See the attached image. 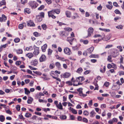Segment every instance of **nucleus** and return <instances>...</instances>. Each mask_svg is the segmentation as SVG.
<instances>
[{"label": "nucleus", "instance_id": "0eeeda50", "mask_svg": "<svg viewBox=\"0 0 124 124\" xmlns=\"http://www.w3.org/2000/svg\"><path fill=\"white\" fill-rule=\"evenodd\" d=\"M54 103L58 108L60 109H63L62 106V105H59V104L58 103V101H55L54 102Z\"/></svg>", "mask_w": 124, "mask_h": 124}, {"label": "nucleus", "instance_id": "c85d7f7f", "mask_svg": "<svg viewBox=\"0 0 124 124\" xmlns=\"http://www.w3.org/2000/svg\"><path fill=\"white\" fill-rule=\"evenodd\" d=\"M5 119V118L4 116L3 115H1L0 116V121L3 122Z\"/></svg>", "mask_w": 124, "mask_h": 124}, {"label": "nucleus", "instance_id": "f03ea898", "mask_svg": "<svg viewBox=\"0 0 124 124\" xmlns=\"http://www.w3.org/2000/svg\"><path fill=\"white\" fill-rule=\"evenodd\" d=\"M29 4L32 9L36 8L38 5L37 3L35 1L30 2Z\"/></svg>", "mask_w": 124, "mask_h": 124}, {"label": "nucleus", "instance_id": "7ed1b4c3", "mask_svg": "<svg viewBox=\"0 0 124 124\" xmlns=\"http://www.w3.org/2000/svg\"><path fill=\"white\" fill-rule=\"evenodd\" d=\"M33 48L34 49V51L33 52V54L35 55H37L39 53V47H37L35 45L33 46Z\"/></svg>", "mask_w": 124, "mask_h": 124}, {"label": "nucleus", "instance_id": "b1692460", "mask_svg": "<svg viewBox=\"0 0 124 124\" xmlns=\"http://www.w3.org/2000/svg\"><path fill=\"white\" fill-rule=\"evenodd\" d=\"M80 42H83V43L85 44H87L89 42L87 40H83L82 39H81L80 40Z\"/></svg>", "mask_w": 124, "mask_h": 124}, {"label": "nucleus", "instance_id": "79ce46f5", "mask_svg": "<svg viewBox=\"0 0 124 124\" xmlns=\"http://www.w3.org/2000/svg\"><path fill=\"white\" fill-rule=\"evenodd\" d=\"M2 18L4 21H5L7 19L6 16L4 15H2Z\"/></svg>", "mask_w": 124, "mask_h": 124}, {"label": "nucleus", "instance_id": "69168bd1", "mask_svg": "<svg viewBox=\"0 0 124 124\" xmlns=\"http://www.w3.org/2000/svg\"><path fill=\"white\" fill-rule=\"evenodd\" d=\"M52 51L50 49H49L48 51V54L49 55H51L52 53Z\"/></svg>", "mask_w": 124, "mask_h": 124}, {"label": "nucleus", "instance_id": "338daca9", "mask_svg": "<svg viewBox=\"0 0 124 124\" xmlns=\"http://www.w3.org/2000/svg\"><path fill=\"white\" fill-rule=\"evenodd\" d=\"M66 83L68 84L69 85H72V84L71 82L70 81L66 82Z\"/></svg>", "mask_w": 124, "mask_h": 124}, {"label": "nucleus", "instance_id": "49530a36", "mask_svg": "<svg viewBox=\"0 0 124 124\" xmlns=\"http://www.w3.org/2000/svg\"><path fill=\"white\" fill-rule=\"evenodd\" d=\"M54 72L53 71H52L50 73V75L53 77L54 78H55V75L54 74Z\"/></svg>", "mask_w": 124, "mask_h": 124}, {"label": "nucleus", "instance_id": "39448f33", "mask_svg": "<svg viewBox=\"0 0 124 124\" xmlns=\"http://www.w3.org/2000/svg\"><path fill=\"white\" fill-rule=\"evenodd\" d=\"M64 52L65 54L68 55H70L71 54L70 49L68 47H66L64 49Z\"/></svg>", "mask_w": 124, "mask_h": 124}, {"label": "nucleus", "instance_id": "864d4df0", "mask_svg": "<svg viewBox=\"0 0 124 124\" xmlns=\"http://www.w3.org/2000/svg\"><path fill=\"white\" fill-rule=\"evenodd\" d=\"M115 13L116 14H121V13L120 11L118 9H116L115 11Z\"/></svg>", "mask_w": 124, "mask_h": 124}, {"label": "nucleus", "instance_id": "e433bc0d", "mask_svg": "<svg viewBox=\"0 0 124 124\" xmlns=\"http://www.w3.org/2000/svg\"><path fill=\"white\" fill-rule=\"evenodd\" d=\"M111 55H108V57L107 59V61L109 62H112V61L111 60Z\"/></svg>", "mask_w": 124, "mask_h": 124}, {"label": "nucleus", "instance_id": "1a4fd4ad", "mask_svg": "<svg viewBox=\"0 0 124 124\" xmlns=\"http://www.w3.org/2000/svg\"><path fill=\"white\" fill-rule=\"evenodd\" d=\"M117 119L116 118H114L108 121V123L110 124H113L114 123L116 122L117 121Z\"/></svg>", "mask_w": 124, "mask_h": 124}, {"label": "nucleus", "instance_id": "bf43d9fd", "mask_svg": "<svg viewBox=\"0 0 124 124\" xmlns=\"http://www.w3.org/2000/svg\"><path fill=\"white\" fill-rule=\"evenodd\" d=\"M102 8V7L101 6V5L100 4V5L97 8V9L98 10L100 11H101V10Z\"/></svg>", "mask_w": 124, "mask_h": 124}, {"label": "nucleus", "instance_id": "58836bf2", "mask_svg": "<svg viewBox=\"0 0 124 124\" xmlns=\"http://www.w3.org/2000/svg\"><path fill=\"white\" fill-rule=\"evenodd\" d=\"M55 67L54 64L53 63H51L49 66V68L50 69H52Z\"/></svg>", "mask_w": 124, "mask_h": 124}, {"label": "nucleus", "instance_id": "4468645a", "mask_svg": "<svg viewBox=\"0 0 124 124\" xmlns=\"http://www.w3.org/2000/svg\"><path fill=\"white\" fill-rule=\"evenodd\" d=\"M31 63L32 65L34 66H36L38 64V62L36 59H35L33 60L31 62Z\"/></svg>", "mask_w": 124, "mask_h": 124}, {"label": "nucleus", "instance_id": "8fccbe9b", "mask_svg": "<svg viewBox=\"0 0 124 124\" xmlns=\"http://www.w3.org/2000/svg\"><path fill=\"white\" fill-rule=\"evenodd\" d=\"M111 67L112 68H114L115 69H116V64L113 63H112L111 64Z\"/></svg>", "mask_w": 124, "mask_h": 124}, {"label": "nucleus", "instance_id": "c756f323", "mask_svg": "<svg viewBox=\"0 0 124 124\" xmlns=\"http://www.w3.org/2000/svg\"><path fill=\"white\" fill-rule=\"evenodd\" d=\"M74 39V38L72 37H69L67 38V40L68 41H72Z\"/></svg>", "mask_w": 124, "mask_h": 124}, {"label": "nucleus", "instance_id": "680f3d73", "mask_svg": "<svg viewBox=\"0 0 124 124\" xmlns=\"http://www.w3.org/2000/svg\"><path fill=\"white\" fill-rule=\"evenodd\" d=\"M70 118L71 120H74L75 119V117L73 115H70Z\"/></svg>", "mask_w": 124, "mask_h": 124}, {"label": "nucleus", "instance_id": "473e14b6", "mask_svg": "<svg viewBox=\"0 0 124 124\" xmlns=\"http://www.w3.org/2000/svg\"><path fill=\"white\" fill-rule=\"evenodd\" d=\"M6 2L5 0H2L0 2V6H1L2 5H4L6 4Z\"/></svg>", "mask_w": 124, "mask_h": 124}, {"label": "nucleus", "instance_id": "a211bd4d", "mask_svg": "<svg viewBox=\"0 0 124 124\" xmlns=\"http://www.w3.org/2000/svg\"><path fill=\"white\" fill-rule=\"evenodd\" d=\"M56 66L58 68V69H61V65L60 63L58 62H56L55 63Z\"/></svg>", "mask_w": 124, "mask_h": 124}, {"label": "nucleus", "instance_id": "6e6d98bb", "mask_svg": "<svg viewBox=\"0 0 124 124\" xmlns=\"http://www.w3.org/2000/svg\"><path fill=\"white\" fill-rule=\"evenodd\" d=\"M21 3L24 4L27 2V0H21Z\"/></svg>", "mask_w": 124, "mask_h": 124}, {"label": "nucleus", "instance_id": "f704fd0d", "mask_svg": "<svg viewBox=\"0 0 124 124\" xmlns=\"http://www.w3.org/2000/svg\"><path fill=\"white\" fill-rule=\"evenodd\" d=\"M17 54H22L23 53V51L21 49H19L16 51Z\"/></svg>", "mask_w": 124, "mask_h": 124}, {"label": "nucleus", "instance_id": "6e6552de", "mask_svg": "<svg viewBox=\"0 0 124 124\" xmlns=\"http://www.w3.org/2000/svg\"><path fill=\"white\" fill-rule=\"evenodd\" d=\"M46 57L44 55H42L39 58L40 61V62H44L46 60Z\"/></svg>", "mask_w": 124, "mask_h": 124}, {"label": "nucleus", "instance_id": "a878e982", "mask_svg": "<svg viewBox=\"0 0 124 124\" xmlns=\"http://www.w3.org/2000/svg\"><path fill=\"white\" fill-rule=\"evenodd\" d=\"M64 29L65 31H68V32L71 31L72 30V29L70 27L65 28Z\"/></svg>", "mask_w": 124, "mask_h": 124}, {"label": "nucleus", "instance_id": "a18cd8bd", "mask_svg": "<svg viewBox=\"0 0 124 124\" xmlns=\"http://www.w3.org/2000/svg\"><path fill=\"white\" fill-rule=\"evenodd\" d=\"M60 118L61 119H65L66 118V116L64 115H63L60 117Z\"/></svg>", "mask_w": 124, "mask_h": 124}, {"label": "nucleus", "instance_id": "f8f14e48", "mask_svg": "<svg viewBox=\"0 0 124 124\" xmlns=\"http://www.w3.org/2000/svg\"><path fill=\"white\" fill-rule=\"evenodd\" d=\"M70 75V73L66 72L63 74V77L64 78H69Z\"/></svg>", "mask_w": 124, "mask_h": 124}, {"label": "nucleus", "instance_id": "4c0bfd02", "mask_svg": "<svg viewBox=\"0 0 124 124\" xmlns=\"http://www.w3.org/2000/svg\"><path fill=\"white\" fill-rule=\"evenodd\" d=\"M106 7L108 9L111 10L112 9L113 6L112 5H106Z\"/></svg>", "mask_w": 124, "mask_h": 124}, {"label": "nucleus", "instance_id": "603ef678", "mask_svg": "<svg viewBox=\"0 0 124 124\" xmlns=\"http://www.w3.org/2000/svg\"><path fill=\"white\" fill-rule=\"evenodd\" d=\"M41 96H40V95L38 94H36L35 96V98L36 99H39L41 98Z\"/></svg>", "mask_w": 124, "mask_h": 124}, {"label": "nucleus", "instance_id": "393cba45", "mask_svg": "<svg viewBox=\"0 0 124 124\" xmlns=\"http://www.w3.org/2000/svg\"><path fill=\"white\" fill-rule=\"evenodd\" d=\"M90 58H98L99 57V55H98L92 54L89 56Z\"/></svg>", "mask_w": 124, "mask_h": 124}, {"label": "nucleus", "instance_id": "e2e57ef3", "mask_svg": "<svg viewBox=\"0 0 124 124\" xmlns=\"http://www.w3.org/2000/svg\"><path fill=\"white\" fill-rule=\"evenodd\" d=\"M117 48L119 49L120 52H122V51L123 49L122 47L121 46H117Z\"/></svg>", "mask_w": 124, "mask_h": 124}, {"label": "nucleus", "instance_id": "423d86ee", "mask_svg": "<svg viewBox=\"0 0 124 124\" xmlns=\"http://www.w3.org/2000/svg\"><path fill=\"white\" fill-rule=\"evenodd\" d=\"M119 54L118 50L116 49L112 53V55L113 57L115 58Z\"/></svg>", "mask_w": 124, "mask_h": 124}, {"label": "nucleus", "instance_id": "0e129e2a", "mask_svg": "<svg viewBox=\"0 0 124 124\" xmlns=\"http://www.w3.org/2000/svg\"><path fill=\"white\" fill-rule=\"evenodd\" d=\"M109 83L108 82H105L104 85L106 87H108L109 85Z\"/></svg>", "mask_w": 124, "mask_h": 124}, {"label": "nucleus", "instance_id": "20e7f679", "mask_svg": "<svg viewBox=\"0 0 124 124\" xmlns=\"http://www.w3.org/2000/svg\"><path fill=\"white\" fill-rule=\"evenodd\" d=\"M83 89L82 88H80L77 89V91L79 92V94L80 96H82L83 97H85L86 95V94H84L82 93Z\"/></svg>", "mask_w": 124, "mask_h": 124}, {"label": "nucleus", "instance_id": "c03bdc74", "mask_svg": "<svg viewBox=\"0 0 124 124\" xmlns=\"http://www.w3.org/2000/svg\"><path fill=\"white\" fill-rule=\"evenodd\" d=\"M19 118L20 119H22L23 120H24L25 119V118L23 117L21 114H20L19 115Z\"/></svg>", "mask_w": 124, "mask_h": 124}, {"label": "nucleus", "instance_id": "aec40b11", "mask_svg": "<svg viewBox=\"0 0 124 124\" xmlns=\"http://www.w3.org/2000/svg\"><path fill=\"white\" fill-rule=\"evenodd\" d=\"M37 20L38 22H40L42 20V17L39 15L36 16Z\"/></svg>", "mask_w": 124, "mask_h": 124}, {"label": "nucleus", "instance_id": "dca6fc26", "mask_svg": "<svg viewBox=\"0 0 124 124\" xmlns=\"http://www.w3.org/2000/svg\"><path fill=\"white\" fill-rule=\"evenodd\" d=\"M119 86H118L117 85H114L113 86L112 88L113 90H116L119 89Z\"/></svg>", "mask_w": 124, "mask_h": 124}, {"label": "nucleus", "instance_id": "37998d69", "mask_svg": "<svg viewBox=\"0 0 124 124\" xmlns=\"http://www.w3.org/2000/svg\"><path fill=\"white\" fill-rule=\"evenodd\" d=\"M41 26L44 30H46V25L45 24H44L42 25Z\"/></svg>", "mask_w": 124, "mask_h": 124}, {"label": "nucleus", "instance_id": "c9c22d12", "mask_svg": "<svg viewBox=\"0 0 124 124\" xmlns=\"http://www.w3.org/2000/svg\"><path fill=\"white\" fill-rule=\"evenodd\" d=\"M33 49V48L32 46H30L29 47H27L26 48V50L27 51L31 50Z\"/></svg>", "mask_w": 124, "mask_h": 124}, {"label": "nucleus", "instance_id": "09e8293b", "mask_svg": "<svg viewBox=\"0 0 124 124\" xmlns=\"http://www.w3.org/2000/svg\"><path fill=\"white\" fill-rule=\"evenodd\" d=\"M45 7L44 5H42L39 8H38V10H41L44 9Z\"/></svg>", "mask_w": 124, "mask_h": 124}, {"label": "nucleus", "instance_id": "9d476101", "mask_svg": "<svg viewBox=\"0 0 124 124\" xmlns=\"http://www.w3.org/2000/svg\"><path fill=\"white\" fill-rule=\"evenodd\" d=\"M84 80V78L83 77H80L77 78L76 79L77 82H81Z\"/></svg>", "mask_w": 124, "mask_h": 124}, {"label": "nucleus", "instance_id": "4be33fe9", "mask_svg": "<svg viewBox=\"0 0 124 124\" xmlns=\"http://www.w3.org/2000/svg\"><path fill=\"white\" fill-rule=\"evenodd\" d=\"M33 99L32 98L30 97L27 100V102L28 104H31L33 101Z\"/></svg>", "mask_w": 124, "mask_h": 124}, {"label": "nucleus", "instance_id": "2eb2a0df", "mask_svg": "<svg viewBox=\"0 0 124 124\" xmlns=\"http://www.w3.org/2000/svg\"><path fill=\"white\" fill-rule=\"evenodd\" d=\"M27 25L29 26H34L35 24L34 23L31 21H29Z\"/></svg>", "mask_w": 124, "mask_h": 124}, {"label": "nucleus", "instance_id": "4d7b16f0", "mask_svg": "<svg viewBox=\"0 0 124 124\" xmlns=\"http://www.w3.org/2000/svg\"><path fill=\"white\" fill-rule=\"evenodd\" d=\"M121 19V18L120 17L118 16L115 17L114 18V20L115 22H116L117 21L118 19Z\"/></svg>", "mask_w": 124, "mask_h": 124}, {"label": "nucleus", "instance_id": "72a5a7b5", "mask_svg": "<svg viewBox=\"0 0 124 124\" xmlns=\"http://www.w3.org/2000/svg\"><path fill=\"white\" fill-rule=\"evenodd\" d=\"M33 35L36 37H38L40 35V33H38L37 32H35L33 33Z\"/></svg>", "mask_w": 124, "mask_h": 124}, {"label": "nucleus", "instance_id": "bb28decb", "mask_svg": "<svg viewBox=\"0 0 124 124\" xmlns=\"http://www.w3.org/2000/svg\"><path fill=\"white\" fill-rule=\"evenodd\" d=\"M82 71L83 69L82 68H81L80 67L78 69L77 72L79 74H80L82 72Z\"/></svg>", "mask_w": 124, "mask_h": 124}, {"label": "nucleus", "instance_id": "6ab92c4d", "mask_svg": "<svg viewBox=\"0 0 124 124\" xmlns=\"http://www.w3.org/2000/svg\"><path fill=\"white\" fill-rule=\"evenodd\" d=\"M94 49V47H92L87 49L88 53H91L93 51Z\"/></svg>", "mask_w": 124, "mask_h": 124}, {"label": "nucleus", "instance_id": "ea45409f", "mask_svg": "<svg viewBox=\"0 0 124 124\" xmlns=\"http://www.w3.org/2000/svg\"><path fill=\"white\" fill-rule=\"evenodd\" d=\"M54 12L55 13L57 14H58L59 13L60 11V9H54Z\"/></svg>", "mask_w": 124, "mask_h": 124}, {"label": "nucleus", "instance_id": "774afa93", "mask_svg": "<svg viewBox=\"0 0 124 124\" xmlns=\"http://www.w3.org/2000/svg\"><path fill=\"white\" fill-rule=\"evenodd\" d=\"M106 105L105 104H102L101 106V108H104L106 107Z\"/></svg>", "mask_w": 124, "mask_h": 124}, {"label": "nucleus", "instance_id": "f257e3e1", "mask_svg": "<svg viewBox=\"0 0 124 124\" xmlns=\"http://www.w3.org/2000/svg\"><path fill=\"white\" fill-rule=\"evenodd\" d=\"M93 31V28L91 27H90L88 29L87 35L86 34H85V37L87 38L90 37L92 34Z\"/></svg>", "mask_w": 124, "mask_h": 124}, {"label": "nucleus", "instance_id": "5fc2aeb1", "mask_svg": "<svg viewBox=\"0 0 124 124\" xmlns=\"http://www.w3.org/2000/svg\"><path fill=\"white\" fill-rule=\"evenodd\" d=\"M71 111L72 113L74 114H77V111L74 109H72V110Z\"/></svg>", "mask_w": 124, "mask_h": 124}, {"label": "nucleus", "instance_id": "f3484780", "mask_svg": "<svg viewBox=\"0 0 124 124\" xmlns=\"http://www.w3.org/2000/svg\"><path fill=\"white\" fill-rule=\"evenodd\" d=\"M47 47V45L46 44L44 45L41 47L42 51L43 52H45L46 51V49Z\"/></svg>", "mask_w": 124, "mask_h": 124}, {"label": "nucleus", "instance_id": "de8ad7c7", "mask_svg": "<svg viewBox=\"0 0 124 124\" xmlns=\"http://www.w3.org/2000/svg\"><path fill=\"white\" fill-rule=\"evenodd\" d=\"M123 26L121 25H119L116 27V28L119 29H123Z\"/></svg>", "mask_w": 124, "mask_h": 124}, {"label": "nucleus", "instance_id": "052dcab7", "mask_svg": "<svg viewBox=\"0 0 124 124\" xmlns=\"http://www.w3.org/2000/svg\"><path fill=\"white\" fill-rule=\"evenodd\" d=\"M16 90H18V92L19 93H22L23 91V90L22 89H17Z\"/></svg>", "mask_w": 124, "mask_h": 124}, {"label": "nucleus", "instance_id": "7c9ffc66", "mask_svg": "<svg viewBox=\"0 0 124 124\" xmlns=\"http://www.w3.org/2000/svg\"><path fill=\"white\" fill-rule=\"evenodd\" d=\"M25 116L26 117L29 118L31 116V114L29 113H25Z\"/></svg>", "mask_w": 124, "mask_h": 124}, {"label": "nucleus", "instance_id": "ddd939ff", "mask_svg": "<svg viewBox=\"0 0 124 124\" xmlns=\"http://www.w3.org/2000/svg\"><path fill=\"white\" fill-rule=\"evenodd\" d=\"M54 9H53L51 11H49L48 12V16L49 17H51V15H53L55 13L54 12Z\"/></svg>", "mask_w": 124, "mask_h": 124}, {"label": "nucleus", "instance_id": "5701e85b", "mask_svg": "<svg viewBox=\"0 0 124 124\" xmlns=\"http://www.w3.org/2000/svg\"><path fill=\"white\" fill-rule=\"evenodd\" d=\"M24 89L25 92V93L26 94L28 95L30 94V91H29V90H28L26 88H24Z\"/></svg>", "mask_w": 124, "mask_h": 124}, {"label": "nucleus", "instance_id": "cd10ccee", "mask_svg": "<svg viewBox=\"0 0 124 124\" xmlns=\"http://www.w3.org/2000/svg\"><path fill=\"white\" fill-rule=\"evenodd\" d=\"M24 11L25 12L28 14H30L31 13V11L30 9L28 8H26L24 9Z\"/></svg>", "mask_w": 124, "mask_h": 124}, {"label": "nucleus", "instance_id": "3c124183", "mask_svg": "<svg viewBox=\"0 0 124 124\" xmlns=\"http://www.w3.org/2000/svg\"><path fill=\"white\" fill-rule=\"evenodd\" d=\"M20 41V39L18 38H16L14 39V41L16 43H18Z\"/></svg>", "mask_w": 124, "mask_h": 124}, {"label": "nucleus", "instance_id": "9b49d317", "mask_svg": "<svg viewBox=\"0 0 124 124\" xmlns=\"http://www.w3.org/2000/svg\"><path fill=\"white\" fill-rule=\"evenodd\" d=\"M65 32L63 31H60L59 33V35L61 37H63L65 36H68V33H67L66 34H65Z\"/></svg>", "mask_w": 124, "mask_h": 124}, {"label": "nucleus", "instance_id": "a19ab883", "mask_svg": "<svg viewBox=\"0 0 124 124\" xmlns=\"http://www.w3.org/2000/svg\"><path fill=\"white\" fill-rule=\"evenodd\" d=\"M95 113L94 111H92L90 113V116L91 117H93L95 116Z\"/></svg>", "mask_w": 124, "mask_h": 124}, {"label": "nucleus", "instance_id": "2f4dec72", "mask_svg": "<svg viewBox=\"0 0 124 124\" xmlns=\"http://www.w3.org/2000/svg\"><path fill=\"white\" fill-rule=\"evenodd\" d=\"M66 14L67 17H70L71 13L69 11H66L65 13Z\"/></svg>", "mask_w": 124, "mask_h": 124}, {"label": "nucleus", "instance_id": "13d9d810", "mask_svg": "<svg viewBox=\"0 0 124 124\" xmlns=\"http://www.w3.org/2000/svg\"><path fill=\"white\" fill-rule=\"evenodd\" d=\"M23 27V25L22 24H20L19 25V28L20 29H22Z\"/></svg>", "mask_w": 124, "mask_h": 124}, {"label": "nucleus", "instance_id": "412c9836", "mask_svg": "<svg viewBox=\"0 0 124 124\" xmlns=\"http://www.w3.org/2000/svg\"><path fill=\"white\" fill-rule=\"evenodd\" d=\"M26 56L30 58L33 56V54L32 53H29L26 54Z\"/></svg>", "mask_w": 124, "mask_h": 124}]
</instances>
